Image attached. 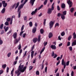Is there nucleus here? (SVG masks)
<instances>
[{"label":"nucleus","instance_id":"nucleus-27","mask_svg":"<svg viewBox=\"0 0 76 76\" xmlns=\"http://www.w3.org/2000/svg\"><path fill=\"white\" fill-rule=\"evenodd\" d=\"M74 11V8L72 7L71 8L70 10V11L71 13H73V11Z\"/></svg>","mask_w":76,"mask_h":76},{"label":"nucleus","instance_id":"nucleus-38","mask_svg":"<svg viewBox=\"0 0 76 76\" xmlns=\"http://www.w3.org/2000/svg\"><path fill=\"white\" fill-rule=\"evenodd\" d=\"M36 75H39V71H37L36 72Z\"/></svg>","mask_w":76,"mask_h":76},{"label":"nucleus","instance_id":"nucleus-21","mask_svg":"<svg viewBox=\"0 0 76 76\" xmlns=\"http://www.w3.org/2000/svg\"><path fill=\"white\" fill-rule=\"evenodd\" d=\"M13 72H14V68H13L11 72V76H13Z\"/></svg>","mask_w":76,"mask_h":76},{"label":"nucleus","instance_id":"nucleus-3","mask_svg":"<svg viewBox=\"0 0 76 76\" xmlns=\"http://www.w3.org/2000/svg\"><path fill=\"white\" fill-rule=\"evenodd\" d=\"M23 5L22 4H21L20 6H19L18 8L17 12H19V11H20V10H21V9H22V8H23Z\"/></svg>","mask_w":76,"mask_h":76},{"label":"nucleus","instance_id":"nucleus-49","mask_svg":"<svg viewBox=\"0 0 76 76\" xmlns=\"http://www.w3.org/2000/svg\"><path fill=\"white\" fill-rule=\"evenodd\" d=\"M43 7V5H42L40 7H39L38 8V10H39L41 9H42V7Z\"/></svg>","mask_w":76,"mask_h":76},{"label":"nucleus","instance_id":"nucleus-9","mask_svg":"<svg viewBox=\"0 0 76 76\" xmlns=\"http://www.w3.org/2000/svg\"><path fill=\"white\" fill-rule=\"evenodd\" d=\"M32 31L33 34H35L37 31V27H34Z\"/></svg>","mask_w":76,"mask_h":76},{"label":"nucleus","instance_id":"nucleus-10","mask_svg":"<svg viewBox=\"0 0 76 76\" xmlns=\"http://www.w3.org/2000/svg\"><path fill=\"white\" fill-rule=\"evenodd\" d=\"M50 48H51L52 50H56V46L55 45H52L50 47Z\"/></svg>","mask_w":76,"mask_h":76},{"label":"nucleus","instance_id":"nucleus-56","mask_svg":"<svg viewBox=\"0 0 76 76\" xmlns=\"http://www.w3.org/2000/svg\"><path fill=\"white\" fill-rule=\"evenodd\" d=\"M12 30H11L10 31H9V32L7 33V34L8 35H9V34H10L11 32H12Z\"/></svg>","mask_w":76,"mask_h":76},{"label":"nucleus","instance_id":"nucleus-36","mask_svg":"<svg viewBox=\"0 0 76 76\" xmlns=\"http://www.w3.org/2000/svg\"><path fill=\"white\" fill-rule=\"evenodd\" d=\"M3 24H1L0 26V28L1 29H3Z\"/></svg>","mask_w":76,"mask_h":76},{"label":"nucleus","instance_id":"nucleus-5","mask_svg":"<svg viewBox=\"0 0 76 76\" xmlns=\"http://www.w3.org/2000/svg\"><path fill=\"white\" fill-rule=\"evenodd\" d=\"M23 29H24V25H23L21 28V31L20 32V33L19 35L20 36H22V34L23 33V31H22L23 30Z\"/></svg>","mask_w":76,"mask_h":76},{"label":"nucleus","instance_id":"nucleus-30","mask_svg":"<svg viewBox=\"0 0 76 76\" xmlns=\"http://www.w3.org/2000/svg\"><path fill=\"white\" fill-rule=\"evenodd\" d=\"M48 1V0H45L44 2V5H46L47 3V2Z\"/></svg>","mask_w":76,"mask_h":76},{"label":"nucleus","instance_id":"nucleus-16","mask_svg":"<svg viewBox=\"0 0 76 76\" xmlns=\"http://www.w3.org/2000/svg\"><path fill=\"white\" fill-rule=\"evenodd\" d=\"M31 57L32 59L34 57V51H32L31 53Z\"/></svg>","mask_w":76,"mask_h":76},{"label":"nucleus","instance_id":"nucleus-17","mask_svg":"<svg viewBox=\"0 0 76 76\" xmlns=\"http://www.w3.org/2000/svg\"><path fill=\"white\" fill-rule=\"evenodd\" d=\"M61 7L62 9H64L66 7V4L64 3H63L61 5Z\"/></svg>","mask_w":76,"mask_h":76},{"label":"nucleus","instance_id":"nucleus-24","mask_svg":"<svg viewBox=\"0 0 76 76\" xmlns=\"http://www.w3.org/2000/svg\"><path fill=\"white\" fill-rule=\"evenodd\" d=\"M7 66L6 65V64H4V65H2V68H3V69H4L6 68V66Z\"/></svg>","mask_w":76,"mask_h":76},{"label":"nucleus","instance_id":"nucleus-39","mask_svg":"<svg viewBox=\"0 0 76 76\" xmlns=\"http://www.w3.org/2000/svg\"><path fill=\"white\" fill-rule=\"evenodd\" d=\"M3 72H4L3 70L2 69L0 71V75H1V74L3 73Z\"/></svg>","mask_w":76,"mask_h":76},{"label":"nucleus","instance_id":"nucleus-57","mask_svg":"<svg viewBox=\"0 0 76 76\" xmlns=\"http://www.w3.org/2000/svg\"><path fill=\"white\" fill-rule=\"evenodd\" d=\"M71 75V76H73V75H74V72H73V71H72Z\"/></svg>","mask_w":76,"mask_h":76},{"label":"nucleus","instance_id":"nucleus-33","mask_svg":"<svg viewBox=\"0 0 76 76\" xmlns=\"http://www.w3.org/2000/svg\"><path fill=\"white\" fill-rule=\"evenodd\" d=\"M56 26H59V24L58 23H56V24L55 25V27L56 28Z\"/></svg>","mask_w":76,"mask_h":76},{"label":"nucleus","instance_id":"nucleus-52","mask_svg":"<svg viewBox=\"0 0 76 76\" xmlns=\"http://www.w3.org/2000/svg\"><path fill=\"white\" fill-rule=\"evenodd\" d=\"M28 0H25L24 1V2L23 3V4H22L23 5V6H24V4H25V3H26V2H27L28 1Z\"/></svg>","mask_w":76,"mask_h":76},{"label":"nucleus","instance_id":"nucleus-28","mask_svg":"<svg viewBox=\"0 0 76 76\" xmlns=\"http://www.w3.org/2000/svg\"><path fill=\"white\" fill-rule=\"evenodd\" d=\"M29 26L30 27H32V22L31 21L29 22Z\"/></svg>","mask_w":76,"mask_h":76},{"label":"nucleus","instance_id":"nucleus-50","mask_svg":"<svg viewBox=\"0 0 76 76\" xmlns=\"http://www.w3.org/2000/svg\"><path fill=\"white\" fill-rule=\"evenodd\" d=\"M62 15V14H61V13H59L58 14L57 16L58 17H60V16H61Z\"/></svg>","mask_w":76,"mask_h":76},{"label":"nucleus","instance_id":"nucleus-22","mask_svg":"<svg viewBox=\"0 0 76 76\" xmlns=\"http://www.w3.org/2000/svg\"><path fill=\"white\" fill-rule=\"evenodd\" d=\"M18 13V18H20V14H21V11H20Z\"/></svg>","mask_w":76,"mask_h":76},{"label":"nucleus","instance_id":"nucleus-41","mask_svg":"<svg viewBox=\"0 0 76 76\" xmlns=\"http://www.w3.org/2000/svg\"><path fill=\"white\" fill-rule=\"evenodd\" d=\"M29 71H30V70H31L33 69V66H31L29 67Z\"/></svg>","mask_w":76,"mask_h":76},{"label":"nucleus","instance_id":"nucleus-48","mask_svg":"<svg viewBox=\"0 0 76 76\" xmlns=\"http://www.w3.org/2000/svg\"><path fill=\"white\" fill-rule=\"evenodd\" d=\"M27 20V16H25L24 17V20Z\"/></svg>","mask_w":76,"mask_h":76},{"label":"nucleus","instance_id":"nucleus-1","mask_svg":"<svg viewBox=\"0 0 76 76\" xmlns=\"http://www.w3.org/2000/svg\"><path fill=\"white\" fill-rule=\"evenodd\" d=\"M23 65H21L20 64L18 66V68L17 70H16L15 72V74H17V76H19L21 73H23L25 70L26 69V66H24Z\"/></svg>","mask_w":76,"mask_h":76},{"label":"nucleus","instance_id":"nucleus-26","mask_svg":"<svg viewBox=\"0 0 76 76\" xmlns=\"http://www.w3.org/2000/svg\"><path fill=\"white\" fill-rule=\"evenodd\" d=\"M5 10H6V9H5V8H3L1 12V13H4V12H5Z\"/></svg>","mask_w":76,"mask_h":76},{"label":"nucleus","instance_id":"nucleus-42","mask_svg":"<svg viewBox=\"0 0 76 76\" xmlns=\"http://www.w3.org/2000/svg\"><path fill=\"white\" fill-rule=\"evenodd\" d=\"M3 44V40H1V38L0 37V45H1Z\"/></svg>","mask_w":76,"mask_h":76},{"label":"nucleus","instance_id":"nucleus-23","mask_svg":"<svg viewBox=\"0 0 76 76\" xmlns=\"http://www.w3.org/2000/svg\"><path fill=\"white\" fill-rule=\"evenodd\" d=\"M40 32L41 34H44V30L42 29H41L40 30Z\"/></svg>","mask_w":76,"mask_h":76},{"label":"nucleus","instance_id":"nucleus-54","mask_svg":"<svg viewBox=\"0 0 76 76\" xmlns=\"http://www.w3.org/2000/svg\"><path fill=\"white\" fill-rule=\"evenodd\" d=\"M16 4H14V5L12 6V9H13L14 8H15V7H16Z\"/></svg>","mask_w":76,"mask_h":76},{"label":"nucleus","instance_id":"nucleus-12","mask_svg":"<svg viewBox=\"0 0 76 76\" xmlns=\"http://www.w3.org/2000/svg\"><path fill=\"white\" fill-rule=\"evenodd\" d=\"M53 33L51 32H50L48 34V37L49 38H51L52 37H53Z\"/></svg>","mask_w":76,"mask_h":76},{"label":"nucleus","instance_id":"nucleus-20","mask_svg":"<svg viewBox=\"0 0 76 76\" xmlns=\"http://www.w3.org/2000/svg\"><path fill=\"white\" fill-rule=\"evenodd\" d=\"M62 15L66 16V14H67V11H63L62 12Z\"/></svg>","mask_w":76,"mask_h":76},{"label":"nucleus","instance_id":"nucleus-32","mask_svg":"<svg viewBox=\"0 0 76 76\" xmlns=\"http://www.w3.org/2000/svg\"><path fill=\"white\" fill-rule=\"evenodd\" d=\"M7 5V3H5L4 4H3V6L4 7H6Z\"/></svg>","mask_w":76,"mask_h":76},{"label":"nucleus","instance_id":"nucleus-4","mask_svg":"<svg viewBox=\"0 0 76 76\" xmlns=\"http://www.w3.org/2000/svg\"><path fill=\"white\" fill-rule=\"evenodd\" d=\"M54 22H53L52 21H51L49 23V28L50 29H51L52 28V27H53V25H54Z\"/></svg>","mask_w":76,"mask_h":76},{"label":"nucleus","instance_id":"nucleus-53","mask_svg":"<svg viewBox=\"0 0 76 76\" xmlns=\"http://www.w3.org/2000/svg\"><path fill=\"white\" fill-rule=\"evenodd\" d=\"M54 55H55V54H54V51H53L52 52V53L51 54L52 57H53V56H54Z\"/></svg>","mask_w":76,"mask_h":76},{"label":"nucleus","instance_id":"nucleus-47","mask_svg":"<svg viewBox=\"0 0 76 76\" xmlns=\"http://www.w3.org/2000/svg\"><path fill=\"white\" fill-rule=\"evenodd\" d=\"M61 36H64L65 35V33L63 31L61 33Z\"/></svg>","mask_w":76,"mask_h":76},{"label":"nucleus","instance_id":"nucleus-25","mask_svg":"<svg viewBox=\"0 0 76 76\" xmlns=\"http://www.w3.org/2000/svg\"><path fill=\"white\" fill-rule=\"evenodd\" d=\"M73 38L74 39H76V35L75 32H74L73 33Z\"/></svg>","mask_w":76,"mask_h":76},{"label":"nucleus","instance_id":"nucleus-7","mask_svg":"<svg viewBox=\"0 0 76 76\" xmlns=\"http://www.w3.org/2000/svg\"><path fill=\"white\" fill-rule=\"evenodd\" d=\"M20 37H19L18 39H15V44H16L17 43H18L19 42V41H20Z\"/></svg>","mask_w":76,"mask_h":76},{"label":"nucleus","instance_id":"nucleus-2","mask_svg":"<svg viewBox=\"0 0 76 76\" xmlns=\"http://www.w3.org/2000/svg\"><path fill=\"white\" fill-rule=\"evenodd\" d=\"M67 3L69 5V7H71L72 6V4H73V2L71 1L70 0H69L67 1Z\"/></svg>","mask_w":76,"mask_h":76},{"label":"nucleus","instance_id":"nucleus-11","mask_svg":"<svg viewBox=\"0 0 76 76\" xmlns=\"http://www.w3.org/2000/svg\"><path fill=\"white\" fill-rule=\"evenodd\" d=\"M35 1V0H30V3L31 4V6H33L34 4V2Z\"/></svg>","mask_w":76,"mask_h":76},{"label":"nucleus","instance_id":"nucleus-58","mask_svg":"<svg viewBox=\"0 0 76 76\" xmlns=\"http://www.w3.org/2000/svg\"><path fill=\"white\" fill-rule=\"evenodd\" d=\"M69 63H70V61H69L66 62V65L69 66Z\"/></svg>","mask_w":76,"mask_h":76},{"label":"nucleus","instance_id":"nucleus-18","mask_svg":"<svg viewBox=\"0 0 76 76\" xmlns=\"http://www.w3.org/2000/svg\"><path fill=\"white\" fill-rule=\"evenodd\" d=\"M65 15L62 14L61 15V18L62 19V20H64L65 19Z\"/></svg>","mask_w":76,"mask_h":76},{"label":"nucleus","instance_id":"nucleus-31","mask_svg":"<svg viewBox=\"0 0 76 76\" xmlns=\"http://www.w3.org/2000/svg\"><path fill=\"white\" fill-rule=\"evenodd\" d=\"M46 23V19L44 20L43 24L44 26H45V24Z\"/></svg>","mask_w":76,"mask_h":76},{"label":"nucleus","instance_id":"nucleus-35","mask_svg":"<svg viewBox=\"0 0 76 76\" xmlns=\"http://www.w3.org/2000/svg\"><path fill=\"white\" fill-rule=\"evenodd\" d=\"M64 63H65V62H64V59H62V62H61L62 65H64Z\"/></svg>","mask_w":76,"mask_h":76},{"label":"nucleus","instance_id":"nucleus-63","mask_svg":"<svg viewBox=\"0 0 76 76\" xmlns=\"http://www.w3.org/2000/svg\"><path fill=\"white\" fill-rule=\"evenodd\" d=\"M22 53V50L21 49L20 50V54H21V53Z\"/></svg>","mask_w":76,"mask_h":76},{"label":"nucleus","instance_id":"nucleus-55","mask_svg":"<svg viewBox=\"0 0 76 76\" xmlns=\"http://www.w3.org/2000/svg\"><path fill=\"white\" fill-rule=\"evenodd\" d=\"M64 66V69L65 68H66V62H65L64 64V65H62Z\"/></svg>","mask_w":76,"mask_h":76},{"label":"nucleus","instance_id":"nucleus-29","mask_svg":"<svg viewBox=\"0 0 76 76\" xmlns=\"http://www.w3.org/2000/svg\"><path fill=\"white\" fill-rule=\"evenodd\" d=\"M48 44V42H45L44 43V46L45 47Z\"/></svg>","mask_w":76,"mask_h":76},{"label":"nucleus","instance_id":"nucleus-60","mask_svg":"<svg viewBox=\"0 0 76 76\" xmlns=\"http://www.w3.org/2000/svg\"><path fill=\"white\" fill-rule=\"evenodd\" d=\"M16 63H17V61H14L13 64V65H15V64H16Z\"/></svg>","mask_w":76,"mask_h":76},{"label":"nucleus","instance_id":"nucleus-14","mask_svg":"<svg viewBox=\"0 0 76 76\" xmlns=\"http://www.w3.org/2000/svg\"><path fill=\"white\" fill-rule=\"evenodd\" d=\"M33 42L34 43H36L37 42V38L35 37L33 39Z\"/></svg>","mask_w":76,"mask_h":76},{"label":"nucleus","instance_id":"nucleus-13","mask_svg":"<svg viewBox=\"0 0 76 76\" xmlns=\"http://www.w3.org/2000/svg\"><path fill=\"white\" fill-rule=\"evenodd\" d=\"M13 37L14 39H16L17 38V33L15 32L13 35Z\"/></svg>","mask_w":76,"mask_h":76},{"label":"nucleus","instance_id":"nucleus-34","mask_svg":"<svg viewBox=\"0 0 76 76\" xmlns=\"http://www.w3.org/2000/svg\"><path fill=\"white\" fill-rule=\"evenodd\" d=\"M72 36L71 35H70L68 37V40H69V41H70V40L71 38H72Z\"/></svg>","mask_w":76,"mask_h":76},{"label":"nucleus","instance_id":"nucleus-6","mask_svg":"<svg viewBox=\"0 0 76 76\" xmlns=\"http://www.w3.org/2000/svg\"><path fill=\"white\" fill-rule=\"evenodd\" d=\"M52 10H52L50 8L48 9L47 12L48 14L49 15L51 14V13H52Z\"/></svg>","mask_w":76,"mask_h":76},{"label":"nucleus","instance_id":"nucleus-64","mask_svg":"<svg viewBox=\"0 0 76 76\" xmlns=\"http://www.w3.org/2000/svg\"><path fill=\"white\" fill-rule=\"evenodd\" d=\"M69 50L70 51H72V47L71 46H70L69 48Z\"/></svg>","mask_w":76,"mask_h":76},{"label":"nucleus","instance_id":"nucleus-8","mask_svg":"<svg viewBox=\"0 0 76 76\" xmlns=\"http://www.w3.org/2000/svg\"><path fill=\"white\" fill-rule=\"evenodd\" d=\"M37 10H38V9H37V8H36L35 10L34 11H32L31 12V14L32 16H33L34 15V14H35V13H36L37 12Z\"/></svg>","mask_w":76,"mask_h":76},{"label":"nucleus","instance_id":"nucleus-62","mask_svg":"<svg viewBox=\"0 0 76 76\" xmlns=\"http://www.w3.org/2000/svg\"><path fill=\"white\" fill-rule=\"evenodd\" d=\"M54 9V6H53L52 5L51 8H50L51 10H53Z\"/></svg>","mask_w":76,"mask_h":76},{"label":"nucleus","instance_id":"nucleus-59","mask_svg":"<svg viewBox=\"0 0 76 76\" xmlns=\"http://www.w3.org/2000/svg\"><path fill=\"white\" fill-rule=\"evenodd\" d=\"M9 68L7 67V73H9Z\"/></svg>","mask_w":76,"mask_h":76},{"label":"nucleus","instance_id":"nucleus-46","mask_svg":"<svg viewBox=\"0 0 76 76\" xmlns=\"http://www.w3.org/2000/svg\"><path fill=\"white\" fill-rule=\"evenodd\" d=\"M5 25L6 26H8L9 25V22H6L5 23Z\"/></svg>","mask_w":76,"mask_h":76},{"label":"nucleus","instance_id":"nucleus-45","mask_svg":"<svg viewBox=\"0 0 76 76\" xmlns=\"http://www.w3.org/2000/svg\"><path fill=\"white\" fill-rule=\"evenodd\" d=\"M11 18H8L6 20L7 22H9Z\"/></svg>","mask_w":76,"mask_h":76},{"label":"nucleus","instance_id":"nucleus-43","mask_svg":"<svg viewBox=\"0 0 76 76\" xmlns=\"http://www.w3.org/2000/svg\"><path fill=\"white\" fill-rule=\"evenodd\" d=\"M8 29H9V27H7L5 28V32H7Z\"/></svg>","mask_w":76,"mask_h":76},{"label":"nucleus","instance_id":"nucleus-19","mask_svg":"<svg viewBox=\"0 0 76 76\" xmlns=\"http://www.w3.org/2000/svg\"><path fill=\"white\" fill-rule=\"evenodd\" d=\"M19 3H20V2H18L17 4H16V6L15 7V9H17V8H18V6H19Z\"/></svg>","mask_w":76,"mask_h":76},{"label":"nucleus","instance_id":"nucleus-44","mask_svg":"<svg viewBox=\"0 0 76 76\" xmlns=\"http://www.w3.org/2000/svg\"><path fill=\"white\" fill-rule=\"evenodd\" d=\"M18 50H20L21 49V44H20L18 46Z\"/></svg>","mask_w":76,"mask_h":76},{"label":"nucleus","instance_id":"nucleus-61","mask_svg":"<svg viewBox=\"0 0 76 76\" xmlns=\"http://www.w3.org/2000/svg\"><path fill=\"white\" fill-rule=\"evenodd\" d=\"M10 55H11V53H8L7 54V56L8 57H9L10 56Z\"/></svg>","mask_w":76,"mask_h":76},{"label":"nucleus","instance_id":"nucleus-37","mask_svg":"<svg viewBox=\"0 0 76 76\" xmlns=\"http://www.w3.org/2000/svg\"><path fill=\"white\" fill-rule=\"evenodd\" d=\"M26 53H27V51H26L24 52V54L23 55V57H25L26 55Z\"/></svg>","mask_w":76,"mask_h":76},{"label":"nucleus","instance_id":"nucleus-40","mask_svg":"<svg viewBox=\"0 0 76 76\" xmlns=\"http://www.w3.org/2000/svg\"><path fill=\"white\" fill-rule=\"evenodd\" d=\"M26 34L23 33V38H25V37H26Z\"/></svg>","mask_w":76,"mask_h":76},{"label":"nucleus","instance_id":"nucleus-51","mask_svg":"<svg viewBox=\"0 0 76 76\" xmlns=\"http://www.w3.org/2000/svg\"><path fill=\"white\" fill-rule=\"evenodd\" d=\"M57 9L58 10V11H60V7L58 5L57 6Z\"/></svg>","mask_w":76,"mask_h":76},{"label":"nucleus","instance_id":"nucleus-15","mask_svg":"<svg viewBox=\"0 0 76 76\" xmlns=\"http://www.w3.org/2000/svg\"><path fill=\"white\" fill-rule=\"evenodd\" d=\"M76 45V40L74 41L73 42H72V46H74Z\"/></svg>","mask_w":76,"mask_h":76}]
</instances>
